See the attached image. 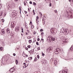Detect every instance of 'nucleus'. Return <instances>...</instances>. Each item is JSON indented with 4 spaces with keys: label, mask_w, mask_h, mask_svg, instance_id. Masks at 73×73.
I'll list each match as a JSON object with an SVG mask.
<instances>
[{
    "label": "nucleus",
    "mask_w": 73,
    "mask_h": 73,
    "mask_svg": "<svg viewBox=\"0 0 73 73\" xmlns=\"http://www.w3.org/2000/svg\"><path fill=\"white\" fill-rule=\"evenodd\" d=\"M59 38L62 40L63 44H65L66 42L67 43L68 39H65L64 36H63V35L62 34H59Z\"/></svg>",
    "instance_id": "nucleus-1"
},
{
    "label": "nucleus",
    "mask_w": 73,
    "mask_h": 73,
    "mask_svg": "<svg viewBox=\"0 0 73 73\" xmlns=\"http://www.w3.org/2000/svg\"><path fill=\"white\" fill-rule=\"evenodd\" d=\"M63 52V50L62 48H57L55 49V53L56 54H58L59 53H62Z\"/></svg>",
    "instance_id": "nucleus-2"
},
{
    "label": "nucleus",
    "mask_w": 73,
    "mask_h": 73,
    "mask_svg": "<svg viewBox=\"0 0 73 73\" xmlns=\"http://www.w3.org/2000/svg\"><path fill=\"white\" fill-rule=\"evenodd\" d=\"M60 32L61 33L62 32L63 33H64L66 35L69 33V30L67 29L64 30V28H62L61 29Z\"/></svg>",
    "instance_id": "nucleus-3"
},
{
    "label": "nucleus",
    "mask_w": 73,
    "mask_h": 73,
    "mask_svg": "<svg viewBox=\"0 0 73 73\" xmlns=\"http://www.w3.org/2000/svg\"><path fill=\"white\" fill-rule=\"evenodd\" d=\"M51 36H48L47 38V41L48 42H51Z\"/></svg>",
    "instance_id": "nucleus-4"
},
{
    "label": "nucleus",
    "mask_w": 73,
    "mask_h": 73,
    "mask_svg": "<svg viewBox=\"0 0 73 73\" xmlns=\"http://www.w3.org/2000/svg\"><path fill=\"white\" fill-rule=\"evenodd\" d=\"M15 68H12L10 69V73H13L14 71H15Z\"/></svg>",
    "instance_id": "nucleus-5"
},
{
    "label": "nucleus",
    "mask_w": 73,
    "mask_h": 73,
    "mask_svg": "<svg viewBox=\"0 0 73 73\" xmlns=\"http://www.w3.org/2000/svg\"><path fill=\"white\" fill-rule=\"evenodd\" d=\"M51 49H50V48H48L47 49V52H48V53H51Z\"/></svg>",
    "instance_id": "nucleus-6"
},
{
    "label": "nucleus",
    "mask_w": 73,
    "mask_h": 73,
    "mask_svg": "<svg viewBox=\"0 0 73 73\" xmlns=\"http://www.w3.org/2000/svg\"><path fill=\"white\" fill-rule=\"evenodd\" d=\"M11 8H15V3H12L11 4Z\"/></svg>",
    "instance_id": "nucleus-7"
},
{
    "label": "nucleus",
    "mask_w": 73,
    "mask_h": 73,
    "mask_svg": "<svg viewBox=\"0 0 73 73\" xmlns=\"http://www.w3.org/2000/svg\"><path fill=\"white\" fill-rule=\"evenodd\" d=\"M6 32L7 34H9V33H10V30L8 28L7 29Z\"/></svg>",
    "instance_id": "nucleus-8"
},
{
    "label": "nucleus",
    "mask_w": 73,
    "mask_h": 73,
    "mask_svg": "<svg viewBox=\"0 0 73 73\" xmlns=\"http://www.w3.org/2000/svg\"><path fill=\"white\" fill-rule=\"evenodd\" d=\"M15 31L16 32H18L19 31V27L17 26L15 27Z\"/></svg>",
    "instance_id": "nucleus-9"
},
{
    "label": "nucleus",
    "mask_w": 73,
    "mask_h": 73,
    "mask_svg": "<svg viewBox=\"0 0 73 73\" xmlns=\"http://www.w3.org/2000/svg\"><path fill=\"white\" fill-rule=\"evenodd\" d=\"M15 23H14V22H12V23H11V27H12V28H14V27H15Z\"/></svg>",
    "instance_id": "nucleus-10"
},
{
    "label": "nucleus",
    "mask_w": 73,
    "mask_h": 73,
    "mask_svg": "<svg viewBox=\"0 0 73 73\" xmlns=\"http://www.w3.org/2000/svg\"><path fill=\"white\" fill-rule=\"evenodd\" d=\"M62 73H68V70H64L62 72Z\"/></svg>",
    "instance_id": "nucleus-11"
},
{
    "label": "nucleus",
    "mask_w": 73,
    "mask_h": 73,
    "mask_svg": "<svg viewBox=\"0 0 73 73\" xmlns=\"http://www.w3.org/2000/svg\"><path fill=\"white\" fill-rule=\"evenodd\" d=\"M51 42H52V41H54L55 40V38L51 36Z\"/></svg>",
    "instance_id": "nucleus-12"
},
{
    "label": "nucleus",
    "mask_w": 73,
    "mask_h": 73,
    "mask_svg": "<svg viewBox=\"0 0 73 73\" xmlns=\"http://www.w3.org/2000/svg\"><path fill=\"white\" fill-rule=\"evenodd\" d=\"M54 28H52L50 29V31L52 33V32H54Z\"/></svg>",
    "instance_id": "nucleus-13"
},
{
    "label": "nucleus",
    "mask_w": 73,
    "mask_h": 73,
    "mask_svg": "<svg viewBox=\"0 0 73 73\" xmlns=\"http://www.w3.org/2000/svg\"><path fill=\"white\" fill-rule=\"evenodd\" d=\"M23 57H26H26H27L28 56V55H26L25 54H24V53H23Z\"/></svg>",
    "instance_id": "nucleus-14"
},
{
    "label": "nucleus",
    "mask_w": 73,
    "mask_h": 73,
    "mask_svg": "<svg viewBox=\"0 0 73 73\" xmlns=\"http://www.w3.org/2000/svg\"><path fill=\"white\" fill-rule=\"evenodd\" d=\"M55 65H57L58 63V61H57V60H55L54 62Z\"/></svg>",
    "instance_id": "nucleus-15"
},
{
    "label": "nucleus",
    "mask_w": 73,
    "mask_h": 73,
    "mask_svg": "<svg viewBox=\"0 0 73 73\" xmlns=\"http://www.w3.org/2000/svg\"><path fill=\"white\" fill-rule=\"evenodd\" d=\"M30 53H33V52H34V50H31L29 52Z\"/></svg>",
    "instance_id": "nucleus-16"
},
{
    "label": "nucleus",
    "mask_w": 73,
    "mask_h": 73,
    "mask_svg": "<svg viewBox=\"0 0 73 73\" xmlns=\"http://www.w3.org/2000/svg\"><path fill=\"white\" fill-rule=\"evenodd\" d=\"M36 21L37 23V25H38V22H39V21H38V19H36Z\"/></svg>",
    "instance_id": "nucleus-17"
},
{
    "label": "nucleus",
    "mask_w": 73,
    "mask_h": 73,
    "mask_svg": "<svg viewBox=\"0 0 73 73\" xmlns=\"http://www.w3.org/2000/svg\"><path fill=\"white\" fill-rule=\"evenodd\" d=\"M12 13H17V11L14 10L12 11Z\"/></svg>",
    "instance_id": "nucleus-18"
},
{
    "label": "nucleus",
    "mask_w": 73,
    "mask_h": 73,
    "mask_svg": "<svg viewBox=\"0 0 73 73\" xmlns=\"http://www.w3.org/2000/svg\"><path fill=\"white\" fill-rule=\"evenodd\" d=\"M70 35L72 36H73V31L70 32Z\"/></svg>",
    "instance_id": "nucleus-19"
},
{
    "label": "nucleus",
    "mask_w": 73,
    "mask_h": 73,
    "mask_svg": "<svg viewBox=\"0 0 73 73\" xmlns=\"http://www.w3.org/2000/svg\"><path fill=\"white\" fill-rule=\"evenodd\" d=\"M29 60H31L32 59V57H29L28 58Z\"/></svg>",
    "instance_id": "nucleus-20"
},
{
    "label": "nucleus",
    "mask_w": 73,
    "mask_h": 73,
    "mask_svg": "<svg viewBox=\"0 0 73 73\" xmlns=\"http://www.w3.org/2000/svg\"><path fill=\"white\" fill-rule=\"evenodd\" d=\"M42 23H43V25H45V21L44 20H42Z\"/></svg>",
    "instance_id": "nucleus-21"
},
{
    "label": "nucleus",
    "mask_w": 73,
    "mask_h": 73,
    "mask_svg": "<svg viewBox=\"0 0 73 73\" xmlns=\"http://www.w3.org/2000/svg\"><path fill=\"white\" fill-rule=\"evenodd\" d=\"M32 37H31V36H28L27 37V38L28 39H31V38Z\"/></svg>",
    "instance_id": "nucleus-22"
},
{
    "label": "nucleus",
    "mask_w": 73,
    "mask_h": 73,
    "mask_svg": "<svg viewBox=\"0 0 73 73\" xmlns=\"http://www.w3.org/2000/svg\"><path fill=\"white\" fill-rule=\"evenodd\" d=\"M29 44H31V42H32V40H29Z\"/></svg>",
    "instance_id": "nucleus-23"
},
{
    "label": "nucleus",
    "mask_w": 73,
    "mask_h": 73,
    "mask_svg": "<svg viewBox=\"0 0 73 73\" xmlns=\"http://www.w3.org/2000/svg\"><path fill=\"white\" fill-rule=\"evenodd\" d=\"M16 65H17V64H18V60H16Z\"/></svg>",
    "instance_id": "nucleus-24"
},
{
    "label": "nucleus",
    "mask_w": 73,
    "mask_h": 73,
    "mask_svg": "<svg viewBox=\"0 0 73 73\" xmlns=\"http://www.w3.org/2000/svg\"><path fill=\"white\" fill-rule=\"evenodd\" d=\"M49 6L50 7H51V6H52V3H50L49 4Z\"/></svg>",
    "instance_id": "nucleus-25"
},
{
    "label": "nucleus",
    "mask_w": 73,
    "mask_h": 73,
    "mask_svg": "<svg viewBox=\"0 0 73 73\" xmlns=\"http://www.w3.org/2000/svg\"><path fill=\"white\" fill-rule=\"evenodd\" d=\"M37 58L35 57L34 60V61H37Z\"/></svg>",
    "instance_id": "nucleus-26"
},
{
    "label": "nucleus",
    "mask_w": 73,
    "mask_h": 73,
    "mask_svg": "<svg viewBox=\"0 0 73 73\" xmlns=\"http://www.w3.org/2000/svg\"><path fill=\"white\" fill-rule=\"evenodd\" d=\"M0 49H1V50H3V48L1 47H0Z\"/></svg>",
    "instance_id": "nucleus-27"
},
{
    "label": "nucleus",
    "mask_w": 73,
    "mask_h": 73,
    "mask_svg": "<svg viewBox=\"0 0 73 73\" xmlns=\"http://www.w3.org/2000/svg\"><path fill=\"white\" fill-rule=\"evenodd\" d=\"M27 66H28V65H27V66H26V65L24 66H23V68H26V67H27Z\"/></svg>",
    "instance_id": "nucleus-28"
},
{
    "label": "nucleus",
    "mask_w": 73,
    "mask_h": 73,
    "mask_svg": "<svg viewBox=\"0 0 73 73\" xmlns=\"http://www.w3.org/2000/svg\"><path fill=\"white\" fill-rule=\"evenodd\" d=\"M42 56H45V54H44V53L43 52L42 53Z\"/></svg>",
    "instance_id": "nucleus-29"
},
{
    "label": "nucleus",
    "mask_w": 73,
    "mask_h": 73,
    "mask_svg": "<svg viewBox=\"0 0 73 73\" xmlns=\"http://www.w3.org/2000/svg\"><path fill=\"white\" fill-rule=\"evenodd\" d=\"M72 0V3H71V6H72V7H73V0Z\"/></svg>",
    "instance_id": "nucleus-30"
},
{
    "label": "nucleus",
    "mask_w": 73,
    "mask_h": 73,
    "mask_svg": "<svg viewBox=\"0 0 73 73\" xmlns=\"http://www.w3.org/2000/svg\"><path fill=\"white\" fill-rule=\"evenodd\" d=\"M33 4L34 5H36V3H35V2H33Z\"/></svg>",
    "instance_id": "nucleus-31"
},
{
    "label": "nucleus",
    "mask_w": 73,
    "mask_h": 73,
    "mask_svg": "<svg viewBox=\"0 0 73 73\" xmlns=\"http://www.w3.org/2000/svg\"><path fill=\"white\" fill-rule=\"evenodd\" d=\"M19 0H14V1L15 3H17L18 1H19Z\"/></svg>",
    "instance_id": "nucleus-32"
},
{
    "label": "nucleus",
    "mask_w": 73,
    "mask_h": 73,
    "mask_svg": "<svg viewBox=\"0 0 73 73\" xmlns=\"http://www.w3.org/2000/svg\"><path fill=\"white\" fill-rule=\"evenodd\" d=\"M39 14H40V17H42V13H41L40 12Z\"/></svg>",
    "instance_id": "nucleus-33"
},
{
    "label": "nucleus",
    "mask_w": 73,
    "mask_h": 73,
    "mask_svg": "<svg viewBox=\"0 0 73 73\" xmlns=\"http://www.w3.org/2000/svg\"><path fill=\"white\" fill-rule=\"evenodd\" d=\"M2 4L1 3L0 4V8H1V7H2Z\"/></svg>",
    "instance_id": "nucleus-34"
},
{
    "label": "nucleus",
    "mask_w": 73,
    "mask_h": 73,
    "mask_svg": "<svg viewBox=\"0 0 73 73\" xmlns=\"http://www.w3.org/2000/svg\"><path fill=\"white\" fill-rule=\"evenodd\" d=\"M37 50H40V47H38L37 48Z\"/></svg>",
    "instance_id": "nucleus-35"
},
{
    "label": "nucleus",
    "mask_w": 73,
    "mask_h": 73,
    "mask_svg": "<svg viewBox=\"0 0 73 73\" xmlns=\"http://www.w3.org/2000/svg\"><path fill=\"white\" fill-rule=\"evenodd\" d=\"M27 47L28 48H31V46L28 45L27 46Z\"/></svg>",
    "instance_id": "nucleus-36"
},
{
    "label": "nucleus",
    "mask_w": 73,
    "mask_h": 73,
    "mask_svg": "<svg viewBox=\"0 0 73 73\" xmlns=\"http://www.w3.org/2000/svg\"><path fill=\"white\" fill-rule=\"evenodd\" d=\"M37 57L38 58H40V56H39V55H37Z\"/></svg>",
    "instance_id": "nucleus-37"
},
{
    "label": "nucleus",
    "mask_w": 73,
    "mask_h": 73,
    "mask_svg": "<svg viewBox=\"0 0 73 73\" xmlns=\"http://www.w3.org/2000/svg\"><path fill=\"white\" fill-rule=\"evenodd\" d=\"M44 35V33L43 32H42L41 33V35H42V36Z\"/></svg>",
    "instance_id": "nucleus-38"
},
{
    "label": "nucleus",
    "mask_w": 73,
    "mask_h": 73,
    "mask_svg": "<svg viewBox=\"0 0 73 73\" xmlns=\"http://www.w3.org/2000/svg\"><path fill=\"white\" fill-rule=\"evenodd\" d=\"M4 22V19H2V22Z\"/></svg>",
    "instance_id": "nucleus-39"
},
{
    "label": "nucleus",
    "mask_w": 73,
    "mask_h": 73,
    "mask_svg": "<svg viewBox=\"0 0 73 73\" xmlns=\"http://www.w3.org/2000/svg\"><path fill=\"white\" fill-rule=\"evenodd\" d=\"M21 30H22V33H23V32L24 31L23 29H22Z\"/></svg>",
    "instance_id": "nucleus-40"
},
{
    "label": "nucleus",
    "mask_w": 73,
    "mask_h": 73,
    "mask_svg": "<svg viewBox=\"0 0 73 73\" xmlns=\"http://www.w3.org/2000/svg\"><path fill=\"white\" fill-rule=\"evenodd\" d=\"M29 3L30 4H32V1H30L29 2Z\"/></svg>",
    "instance_id": "nucleus-41"
},
{
    "label": "nucleus",
    "mask_w": 73,
    "mask_h": 73,
    "mask_svg": "<svg viewBox=\"0 0 73 73\" xmlns=\"http://www.w3.org/2000/svg\"><path fill=\"white\" fill-rule=\"evenodd\" d=\"M70 49V51H72V50H73V48L72 49V48H71Z\"/></svg>",
    "instance_id": "nucleus-42"
},
{
    "label": "nucleus",
    "mask_w": 73,
    "mask_h": 73,
    "mask_svg": "<svg viewBox=\"0 0 73 73\" xmlns=\"http://www.w3.org/2000/svg\"><path fill=\"white\" fill-rule=\"evenodd\" d=\"M33 34L35 35H36V32H33Z\"/></svg>",
    "instance_id": "nucleus-43"
},
{
    "label": "nucleus",
    "mask_w": 73,
    "mask_h": 73,
    "mask_svg": "<svg viewBox=\"0 0 73 73\" xmlns=\"http://www.w3.org/2000/svg\"><path fill=\"white\" fill-rule=\"evenodd\" d=\"M39 19V17H38L37 16L36 19Z\"/></svg>",
    "instance_id": "nucleus-44"
},
{
    "label": "nucleus",
    "mask_w": 73,
    "mask_h": 73,
    "mask_svg": "<svg viewBox=\"0 0 73 73\" xmlns=\"http://www.w3.org/2000/svg\"><path fill=\"white\" fill-rule=\"evenodd\" d=\"M42 31H43V30H42V29H41L40 30V32H42Z\"/></svg>",
    "instance_id": "nucleus-45"
},
{
    "label": "nucleus",
    "mask_w": 73,
    "mask_h": 73,
    "mask_svg": "<svg viewBox=\"0 0 73 73\" xmlns=\"http://www.w3.org/2000/svg\"><path fill=\"white\" fill-rule=\"evenodd\" d=\"M7 8H8L9 9V8H10V6H9V5H8L7 6Z\"/></svg>",
    "instance_id": "nucleus-46"
},
{
    "label": "nucleus",
    "mask_w": 73,
    "mask_h": 73,
    "mask_svg": "<svg viewBox=\"0 0 73 73\" xmlns=\"http://www.w3.org/2000/svg\"><path fill=\"white\" fill-rule=\"evenodd\" d=\"M24 4L25 5H26V3H25V2H24Z\"/></svg>",
    "instance_id": "nucleus-47"
},
{
    "label": "nucleus",
    "mask_w": 73,
    "mask_h": 73,
    "mask_svg": "<svg viewBox=\"0 0 73 73\" xmlns=\"http://www.w3.org/2000/svg\"><path fill=\"white\" fill-rule=\"evenodd\" d=\"M36 45H38V42H36Z\"/></svg>",
    "instance_id": "nucleus-48"
},
{
    "label": "nucleus",
    "mask_w": 73,
    "mask_h": 73,
    "mask_svg": "<svg viewBox=\"0 0 73 73\" xmlns=\"http://www.w3.org/2000/svg\"><path fill=\"white\" fill-rule=\"evenodd\" d=\"M31 28H32V29L33 28H34V26H32L31 27Z\"/></svg>",
    "instance_id": "nucleus-49"
},
{
    "label": "nucleus",
    "mask_w": 73,
    "mask_h": 73,
    "mask_svg": "<svg viewBox=\"0 0 73 73\" xmlns=\"http://www.w3.org/2000/svg\"><path fill=\"white\" fill-rule=\"evenodd\" d=\"M54 11L56 13H57V10H54Z\"/></svg>",
    "instance_id": "nucleus-50"
},
{
    "label": "nucleus",
    "mask_w": 73,
    "mask_h": 73,
    "mask_svg": "<svg viewBox=\"0 0 73 73\" xmlns=\"http://www.w3.org/2000/svg\"><path fill=\"white\" fill-rule=\"evenodd\" d=\"M37 41H40V38H38V39H37Z\"/></svg>",
    "instance_id": "nucleus-51"
},
{
    "label": "nucleus",
    "mask_w": 73,
    "mask_h": 73,
    "mask_svg": "<svg viewBox=\"0 0 73 73\" xmlns=\"http://www.w3.org/2000/svg\"><path fill=\"white\" fill-rule=\"evenodd\" d=\"M27 31L28 32V33H29V30H27Z\"/></svg>",
    "instance_id": "nucleus-52"
},
{
    "label": "nucleus",
    "mask_w": 73,
    "mask_h": 73,
    "mask_svg": "<svg viewBox=\"0 0 73 73\" xmlns=\"http://www.w3.org/2000/svg\"><path fill=\"white\" fill-rule=\"evenodd\" d=\"M13 55L14 56H16V54L14 53L13 54Z\"/></svg>",
    "instance_id": "nucleus-53"
},
{
    "label": "nucleus",
    "mask_w": 73,
    "mask_h": 73,
    "mask_svg": "<svg viewBox=\"0 0 73 73\" xmlns=\"http://www.w3.org/2000/svg\"><path fill=\"white\" fill-rule=\"evenodd\" d=\"M25 13H27V11H25Z\"/></svg>",
    "instance_id": "nucleus-54"
},
{
    "label": "nucleus",
    "mask_w": 73,
    "mask_h": 73,
    "mask_svg": "<svg viewBox=\"0 0 73 73\" xmlns=\"http://www.w3.org/2000/svg\"><path fill=\"white\" fill-rule=\"evenodd\" d=\"M23 65H24L25 66L26 65V64L25 63H24Z\"/></svg>",
    "instance_id": "nucleus-55"
},
{
    "label": "nucleus",
    "mask_w": 73,
    "mask_h": 73,
    "mask_svg": "<svg viewBox=\"0 0 73 73\" xmlns=\"http://www.w3.org/2000/svg\"><path fill=\"white\" fill-rule=\"evenodd\" d=\"M0 16H2V13H0Z\"/></svg>",
    "instance_id": "nucleus-56"
},
{
    "label": "nucleus",
    "mask_w": 73,
    "mask_h": 73,
    "mask_svg": "<svg viewBox=\"0 0 73 73\" xmlns=\"http://www.w3.org/2000/svg\"><path fill=\"white\" fill-rule=\"evenodd\" d=\"M26 50H28V48H25Z\"/></svg>",
    "instance_id": "nucleus-57"
},
{
    "label": "nucleus",
    "mask_w": 73,
    "mask_h": 73,
    "mask_svg": "<svg viewBox=\"0 0 73 73\" xmlns=\"http://www.w3.org/2000/svg\"><path fill=\"white\" fill-rule=\"evenodd\" d=\"M33 13H34L35 12V10H33Z\"/></svg>",
    "instance_id": "nucleus-58"
},
{
    "label": "nucleus",
    "mask_w": 73,
    "mask_h": 73,
    "mask_svg": "<svg viewBox=\"0 0 73 73\" xmlns=\"http://www.w3.org/2000/svg\"><path fill=\"white\" fill-rule=\"evenodd\" d=\"M28 33L27 32L26 33V35H28Z\"/></svg>",
    "instance_id": "nucleus-59"
},
{
    "label": "nucleus",
    "mask_w": 73,
    "mask_h": 73,
    "mask_svg": "<svg viewBox=\"0 0 73 73\" xmlns=\"http://www.w3.org/2000/svg\"><path fill=\"white\" fill-rule=\"evenodd\" d=\"M41 40H42V41H44V39L43 38H42Z\"/></svg>",
    "instance_id": "nucleus-60"
},
{
    "label": "nucleus",
    "mask_w": 73,
    "mask_h": 73,
    "mask_svg": "<svg viewBox=\"0 0 73 73\" xmlns=\"http://www.w3.org/2000/svg\"><path fill=\"white\" fill-rule=\"evenodd\" d=\"M21 7H19V9H20V12H21V11L20 10V8H21Z\"/></svg>",
    "instance_id": "nucleus-61"
},
{
    "label": "nucleus",
    "mask_w": 73,
    "mask_h": 73,
    "mask_svg": "<svg viewBox=\"0 0 73 73\" xmlns=\"http://www.w3.org/2000/svg\"><path fill=\"white\" fill-rule=\"evenodd\" d=\"M33 15H35V13H34Z\"/></svg>",
    "instance_id": "nucleus-62"
},
{
    "label": "nucleus",
    "mask_w": 73,
    "mask_h": 73,
    "mask_svg": "<svg viewBox=\"0 0 73 73\" xmlns=\"http://www.w3.org/2000/svg\"><path fill=\"white\" fill-rule=\"evenodd\" d=\"M21 35H22V36H23V35H24V34H23L22 33Z\"/></svg>",
    "instance_id": "nucleus-63"
},
{
    "label": "nucleus",
    "mask_w": 73,
    "mask_h": 73,
    "mask_svg": "<svg viewBox=\"0 0 73 73\" xmlns=\"http://www.w3.org/2000/svg\"><path fill=\"white\" fill-rule=\"evenodd\" d=\"M52 60H53V59H52L50 60V61H52Z\"/></svg>",
    "instance_id": "nucleus-64"
}]
</instances>
